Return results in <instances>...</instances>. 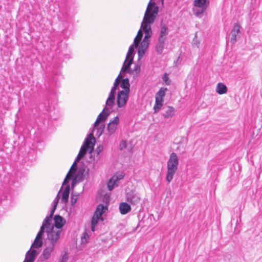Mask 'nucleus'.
Listing matches in <instances>:
<instances>
[{
  "mask_svg": "<svg viewBox=\"0 0 262 262\" xmlns=\"http://www.w3.org/2000/svg\"><path fill=\"white\" fill-rule=\"evenodd\" d=\"M137 47H139L138 53L139 57L140 58L144 55L147 49V7L144 13L141 28L138 31L137 35L134 40L133 43L129 47L122 67V72L129 69V66L133 63L135 55L134 48Z\"/></svg>",
  "mask_w": 262,
  "mask_h": 262,
  "instance_id": "nucleus-1",
  "label": "nucleus"
},
{
  "mask_svg": "<svg viewBox=\"0 0 262 262\" xmlns=\"http://www.w3.org/2000/svg\"><path fill=\"white\" fill-rule=\"evenodd\" d=\"M52 217L47 215L43 220L40 229L32 244V248H40L43 245V235L45 233L48 235L49 233L59 232V239H60L62 231L61 228L66 223V220L61 216L56 215L54 217V224L52 223Z\"/></svg>",
  "mask_w": 262,
  "mask_h": 262,
  "instance_id": "nucleus-2",
  "label": "nucleus"
},
{
  "mask_svg": "<svg viewBox=\"0 0 262 262\" xmlns=\"http://www.w3.org/2000/svg\"><path fill=\"white\" fill-rule=\"evenodd\" d=\"M95 141L96 140L93 133L90 134L88 137L85 138L74 162L72 164L63 182L62 186L68 184L71 179L73 177L74 174L77 170V163L83 158L84 155L86 154L87 150L90 149V153H92L94 150Z\"/></svg>",
  "mask_w": 262,
  "mask_h": 262,
  "instance_id": "nucleus-3",
  "label": "nucleus"
},
{
  "mask_svg": "<svg viewBox=\"0 0 262 262\" xmlns=\"http://www.w3.org/2000/svg\"><path fill=\"white\" fill-rule=\"evenodd\" d=\"M59 235V232H51L47 235V245L41 254L43 260L49 259L55 248L58 245L60 241Z\"/></svg>",
  "mask_w": 262,
  "mask_h": 262,
  "instance_id": "nucleus-4",
  "label": "nucleus"
},
{
  "mask_svg": "<svg viewBox=\"0 0 262 262\" xmlns=\"http://www.w3.org/2000/svg\"><path fill=\"white\" fill-rule=\"evenodd\" d=\"M179 165V160L177 154L175 152H172L169 156V158L167 163V173L166 179L169 183L170 182L177 171Z\"/></svg>",
  "mask_w": 262,
  "mask_h": 262,
  "instance_id": "nucleus-5",
  "label": "nucleus"
},
{
  "mask_svg": "<svg viewBox=\"0 0 262 262\" xmlns=\"http://www.w3.org/2000/svg\"><path fill=\"white\" fill-rule=\"evenodd\" d=\"M157 1L150 0L148 2V39L152 33L150 24L153 23L155 21L159 11V7L156 5Z\"/></svg>",
  "mask_w": 262,
  "mask_h": 262,
  "instance_id": "nucleus-6",
  "label": "nucleus"
},
{
  "mask_svg": "<svg viewBox=\"0 0 262 262\" xmlns=\"http://www.w3.org/2000/svg\"><path fill=\"white\" fill-rule=\"evenodd\" d=\"M209 2L207 0H194L193 12L194 15L198 17H202L203 13L208 7Z\"/></svg>",
  "mask_w": 262,
  "mask_h": 262,
  "instance_id": "nucleus-7",
  "label": "nucleus"
},
{
  "mask_svg": "<svg viewBox=\"0 0 262 262\" xmlns=\"http://www.w3.org/2000/svg\"><path fill=\"white\" fill-rule=\"evenodd\" d=\"M167 91L166 88H161L156 94V101L154 107V113H157L160 110L163 104V98L165 96V93Z\"/></svg>",
  "mask_w": 262,
  "mask_h": 262,
  "instance_id": "nucleus-8",
  "label": "nucleus"
},
{
  "mask_svg": "<svg viewBox=\"0 0 262 262\" xmlns=\"http://www.w3.org/2000/svg\"><path fill=\"white\" fill-rule=\"evenodd\" d=\"M129 94L127 91H118L117 96V104L119 108L124 107L129 98Z\"/></svg>",
  "mask_w": 262,
  "mask_h": 262,
  "instance_id": "nucleus-9",
  "label": "nucleus"
},
{
  "mask_svg": "<svg viewBox=\"0 0 262 262\" xmlns=\"http://www.w3.org/2000/svg\"><path fill=\"white\" fill-rule=\"evenodd\" d=\"M112 107L113 106H106L105 105V106L102 111L99 114L94 124V130L95 129V128H96L101 121H105L106 120L111 113L109 107L112 108Z\"/></svg>",
  "mask_w": 262,
  "mask_h": 262,
  "instance_id": "nucleus-10",
  "label": "nucleus"
},
{
  "mask_svg": "<svg viewBox=\"0 0 262 262\" xmlns=\"http://www.w3.org/2000/svg\"><path fill=\"white\" fill-rule=\"evenodd\" d=\"M119 123V118L116 116L112 120H111L107 126V130L109 135H112L115 133L118 125Z\"/></svg>",
  "mask_w": 262,
  "mask_h": 262,
  "instance_id": "nucleus-11",
  "label": "nucleus"
},
{
  "mask_svg": "<svg viewBox=\"0 0 262 262\" xmlns=\"http://www.w3.org/2000/svg\"><path fill=\"white\" fill-rule=\"evenodd\" d=\"M117 88V86L115 85H113L112 87L105 102L106 106H113L115 105L116 91Z\"/></svg>",
  "mask_w": 262,
  "mask_h": 262,
  "instance_id": "nucleus-12",
  "label": "nucleus"
},
{
  "mask_svg": "<svg viewBox=\"0 0 262 262\" xmlns=\"http://www.w3.org/2000/svg\"><path fill=\"white\" fill-rule=\"evenodd\" d=\"M38 248L37 249H38ZM36 248H32V246H31V248L26 254L25 259L24 262H34L36 256L37 255V252L35 249Z\"/></svg>",
  "mask_w": 262,
  "mask_h": 262,
  "instance_id": "nucleus-13",
  "label": "nucleus"
},
{
  "mask_svg": "<svg viewBox=\"0 0 262 262\" xmlns=\"http://www.w3.org/2000/svg\"><path fill=\"white\" fill-rule=\"evenodd\" d=\"M127 200L133 205H137L140 203L141 198L139 194L132 192L127 194Z\"/></svg>",
  "mask_w": 262,
  "mask_h": 262,
  "instance_id": "nucleus-14",
  "label": "nucleus"
},
{
  "mask_svg": "<svg viewBox=\"0 0 262 262\" xmlns=\"http://www.w3.org/2000/svg\"><path fill=\"white\" fill-rule=\"evenodd\" d=\"M241 27L238 23L234 24L233 28L231 31V37L230 41L232 43H234L236 41V37L240 32Z\"/></svg>",
  "mask_w": 262,
  "mask_h": 262,
  "instance_id": "nucleus-15",
  "label": "nucleus"
},
{
  "mask_svg": "<svg viewBox=\"0 0 262 262\" xmlns=\"http://www.w3.org/2000/svg\"><path fill=\"white\" fill-rule=\"evenodd\" d=\"M85 172V168L84 167H80L75 174L74 179L72 180V186L77 182H81L83 180V177Z\"/></svg>",
  "mask_w": 262,
  "mask_h": 262,
  "instance_id": "nucleus-16",
  "label": "nucleus"
},
{
  "mask_svg": "<svg viewBox=\"0 0 262 262\" xmlns=\"http://www.w3.org/2000/svg\"><path fill=\"white\" fill-rule=\"evenodd\" d=\"M107 210V207L106 206H104L103 204H100L97 206L94 215H97L98 217L103 218V213Z\"/></svg>",
  "mask_w": 262,
  "mask_h": 262,
  "instance_id": "nucleus-17",
  "label": "nucleus"
},
{
  "mask_svg": "<svg viewBox=\"0 0 262 262\" xmlns=\"http://www.w3.org/2000/svg\"><path fill=\"white\" fill-rule=\"evenodd\" d=\"M175 110L174 108L170 106H167L164 108V113L163 114V116L165 118H171L174 114Z\"/></svg>",
  "mask_w": 262,
  "mask_h": 262,
  "instance_id": "nucleus-18",
  "label": "nucleus"
},
{
  "mask_svg": "<svg viewBox=\"0 0 262 262\" xmlns=\"http://www.w3.org/2000/svg\"><path fill=\"white\" fill-rule=\"evenodd\" d=\"M119 210L122 214H126L131 210V207L127 203L122 202L119 205Z\"/></svg>",
  "mask_w": 262,
  "mask_h": 262,
  "instance_id": "nucleus-19",
  "label": "nucleus"
},
{
  "mask_svg": "<svg viewBox=\"0 0 262 262\" xmlns=\"http://www.w3.org/2000/svg\"><path fill=\"white\" fill-rule=\"evenodd\" d=\"M66 185V186L62 193L61 201L62 203H67L68 202L70 191V185H67V184Z\"/></svg>",
  "mask_w": 262,
  "mask_h": 262,
  "instance_id": "nucleus-20",
  "label": "nucleus"
},
{
  "mask_svg": "<svg viewBox=\"0 0 262 262\" xmlns=\"http://www.w3.org/2000/svg\"><path fill=\"white\" fill-rule=\"evenodd\" d=\"M62 188V187L61 188L60 191H59L57 196H56V198H55V199L54 200V201L53 202L52 207L50 210V213L49 215V217L50 218H51V216L53 215V214L56 209L57 205L58 202L59 201V199H60L59 194L61 192V190Z\"/></svg>",
  "mask_w": 262,
  "mask_h": 262,
  "instance_id": "nucleus-21",
  "label": "nucleus"
},
{
  "mask_svg": "<svg viewBox=\"0 0 262 262\" xmlns=\"http://www.w3.org/2000/svg\"><path fill=\"white\" fill-rule=\"evenodd\" d=\"M216 92L220 95L226 94L227 92V88L223 83H217L216 87Z\"/></svg>",
  "mask_w": 262,
  "mask_h": 262,
  "instance_id": "nucleus-22",
  "label": "nucleus"
},
{
  "mask_svg": "<svg viewBox=\"0 0 262 262\" xmlns=\"http://www.w3.org/2000/svg\"><path fill=\"white\" fill-rule=\"evenodd\" d=\"M126 72L128 73H131L132 72V71L131 70V68H130V66H129V69L127 71L122 72V69L121 70L120 73H119L118 77L116 78V79L115 80L114 85L118 87L119 83H121L122 79L123 78V76L122 75V74L126 73Z\"/></svg>",
  "mask_w": 262,
  "mask_h": 262,
  "instance_id": "nucleus-23",
  "label": "nucleus"
},
{
  "mask_svg": "<svg viewBox=\"0 0 262 262\" xmlns=\"http://www.w3.org/2000/svg\"><path fill=\"white\" fill-rule=\"evenodd\" d=\"M120 86L123 89L121 91H127V93H129L130 84L128 78L122 79Z\"/></svg>",
  "mask_w": 262,
  "mask_h": 262,
  "instance_id": "nucleus-24",
  "label": "nucleus"
},
{
  "mask_svg": "<svg viewBox=\"0 0 262 262\" xmlns=\"http://www.w3.org/2000/svg\"><path fill=\"white\" fill-rule=\"evenodd\" d=\"M103 218H99L97 216V215H93L92 219L91 222V230L92 231H94L95 230V227L97 226L99 221L102 222L103 221Z\"/></svg>",
  "mask_w": 262,
  "mask_h": 262,
  "instance_id": "nucleus-25",
  "label": "nucleus"
},
{
  "mask_svg": "<svg viewBox=\"0 0 262 262\" xmlns=\"http://www.w3.org/2000/svg\"><path fill=\"white\" fill-rule=\"evenodd\" d=\"M167 30V28L166 26H165L164 25L161 26L160 35L158 38L159 39L166 40L168 35Z\"/></svg>",
  "mask_w": 262,
  "mask_h": 262,
  "instance_id": "nucleus-26",
  "label": "nucleus"
},
{
  "mask_svg": "<svg viewBox=\"0 0 262 262\" xmlns=\"http://www.w3.org/2000/svg\"><path fill=\"white\" fill-rule=\"evenodd\" d=\"M165 40L159 39L156 46V50L158 54H161L165 45Z\"/></svg>",
  "mask_w": 262,
  "mask_h": 262,
  "instance_id": "nucleus-27",
  "label": "nucleus"
},
{
  "mask_svg": "<svg viewBox=\"0 0 262 262\" xmlns=\"http://www.w3.org/2000/svg\"><path fill=\"white\" fill-rule=\"evenodd\" d=\"M116 177H112L108 181L107 187L109 190H112L114 189L115 186L118 185V182L115 180Z\"/></svg>",
  "mask_w": 262,
  "mask_h": 262,
  "instance_id": "nucleus-28",
  "label": "nucleus"
},
{
  "mask_svg": "<svg viewBox=\"0 0 262 262\" xmlns=\"http://www.w3.org/2000/svg\"><path fill=\"white\" fill-rule=\"evenodd\" d=\"M104 125H101L99 128H98L96 135L100 137L104 130Z\"/></svg>",
  "mask_w": 262,
  "mask_h": 262,
  "instance_id": "nucleus-29",
  "label": "nucleus"
},
{
  "mask_svg": "<svg viewBox=\"0 0 262 262\" xmlns=\"http://www.w3.org/2000/svg\"><path fill=\"white\" fill-rule=\"evenodd\" d=\"M162 80L165 82L166 85H169L170 80L166 73H165L162 76Z\"/></svg>",
  "mask_w": 262,
  "mask_h": 262,
  "instance_id": "nucleus-30",
  "label": "nucleus"
},
{
  "mask_svg": "<svg viewBox=\"0 0 262 262\" xmlns=\"http://www.w3.org/2000/svg\"><path fill=\"white\" fill-rule=\"evenodd\" d=\"M78 199V195H72L71 198V205L74 206Z\"/></svg>",
  "mask_w": 262,
  "mask_h": 262,
  "instance_id": "nucleus-31",
  "label": "nucleus"
},
{
  "mask_svg": "<svg viewBox=\"0 0 262 262\" xmlns=\"http://www.w3.org/2000/svg\"><path fill=\"white\" fill-rule=\"evenodd\" d=\"M89 238V235L86 232H84L81 237V241L82 243H86L87 240Z\"/></svg>",
  "mask_w": 262,
  "mask_h": 262,
  "instance_id": "nucleus-32",
  "label": "nucleus"
},
{
  "mask_svg": "<svg viewBox=\"0 0 262 262\" xmlns=\"http://www.w3.org/2000/svg\"><path fill=\"white\" fill-rule=\"evenodd\" d=\"M113 177H116V179H115V180L118 183L119 181L122 179L124 177V175L122 173H118L117 174H115L113 176Z\"/></svg>",
  "mask_w": 262,
  "mask_h": 262,
  "instance_id": "nucleus-33",
  "label": "nucleus"
},
{
  "mask_svg": "<svg viewBox=\"0 0 262 262\" xmlns=\"http://www.w3.org/2000/svg\"><path fill=\"white\" fill-rule=\"evenodd\" d=\"M103 146L102 145H99L96 149V152L97 155L98 156L100 154V153L103 151Z\"/></svg>",
  "mask_w": 262,
  "mask_h": 262,
  "instance_id": "nucleus-34",
  "label": "nucleus"
},
{
  "mask_svg": "<svg viewBox=\"0 0 262 262\" xmlns=\"http://www.w3.org/2000/svg\"><path fill=\"white\" fill-rule=\"evenodd\" d=\"M126 147V142L124 140H122L121 141L119 145V148L120 150H123V149Z\"/></svg>",
  "mask_w": 262,
  "mask_h": 262,
  "instance_id": "nucleus-35",
  "label": "nucleus"
},
{
  "mask_svg": "<svg viewBox=\"0 0 262 262\" xmlns=\"http://www.w3.org/2000/svg\"><path fill=\"white\" fill-rule=\"evenodd\" d=\"M68 260V255L67 252H65L64 254L62 256L60 262H67Z\"/></svg>",
  "mask_w": 262,
  "mask_h": 262,
  "instance_id": "nucleus-36",
  "label": "nucleus"
},
{
  "mask_svg": "<svg viewBox=\"0 0 262 262\" xmlns=\"http://www.w3.org/2000/svg\"><path fill=\"white\" fill-rule=\"evenodd\" d=\"M140 67L138 65H136V66H135L134 70L131 69V70L132 71V72L130 74L133 73L134 71H135L136 74H137L140 71Z\"/></svg>",
  "mask_w": 262,
  "mask_h": 262,
  "instance_id": "nucleus-37",
  "label": "nucleus"
},
{
  "mask_svg": "<svg viewBox=\"0 0 262 262\" xmlns=\"http://www.w3.org/2000/svg\"><path fill=\"white\" fill-rule=\"evenodd\" d=\"M181 62L180 56H179L176 61H174L173 65L175 67H178Z\"/></svg>",
  "mask_w": 262,
  "mask_h": 262,
  "instance_id": "nucleus-38",
  "label": "nucleus"
},
{
  "mask_svg": "<svg viewBox=\"0 0 262 262\" xmlns=\"http://www.w3.org/2000/svg\"><path fill=\"white\" fill-rule=\"evenodd\" d=\"M199 43H200V42H199L196 41V42H195V41L194 40H193V44H196V46L197 47H198V46H199Z\"/></svg>",
  "mask_w": 262,
  "mask_h": 262,
  "instance_id": "nucleus-39",
  "label": "nucleus"
},
{
  "mask_svg": "<svg viewBox=\"0 0 262 262\" xmlns=\"http://www.w3.org/2000/svg\"><path fill=\"white\" fill-rule=\"evenodd\" d=\"M164 0H160V2L161 3V4L163 5L164 4Z\"/></svg>",
  "mask_w": 262,
  "mask_h": 262,
  "instance_id": "nucleus-40",
  "label": "nucleus"
}]
</instances>
